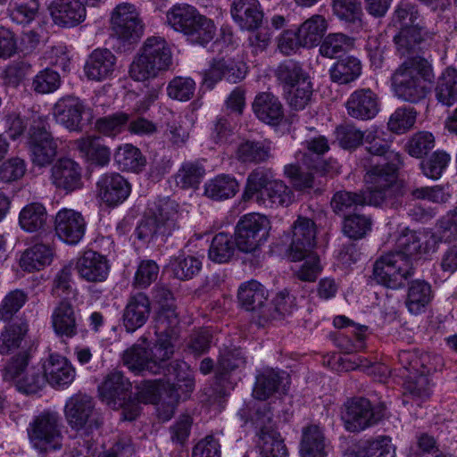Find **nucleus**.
<instances>
[{"label":"nucleus","mask_w":457,"mask_h":457,"mask_svg":"<svg viewBox=\"0 0 457 457\" xmlns=\"http://www.w3.org/2000/svg\"><path fill=\"white\" fill-rule=\"evenodd\" d=\"M76 270L80 278L88 282H103L108 277L110 265L105 256L88 250L78 258Z\"/></svg>","instance_id":"4be33fe9"},{"label":"nucleus","mask_w":457,"mask_h":457,"mask_svg":"<svg viewBox=\"0 0 457 457\" xmlns=\"http://www.w3.org/2000/svg\"><path fill=\"white\" fill-rule=\"evenodd\" d=\"M431 299V286L427 281L416 279L411 282L406 299V306L410 312L419 314L424 312Z\"/></svg>","instance_id":"4c0bfd02"},{"label":"nucleus","mask_w":457,"mask_h":457,"mask_svg":"<svg viewBox=\"0 0 457 457\" xmlns=\"http://www.w3.org/2000/svg\"><path fill=\"white\" fill-rule=\"evenodd\" d=\"M64 413L69 426L77 431L90 435L98 430L103 423L102 416L95 410L93 398L85 394H76L69 398Z\"/></svg>","instance_id":"6e6552de"},{"label":"nucleus","mask_w":457,"mask_h":457,"mask_svg":"<svg viewBox=\"0 0 457 457\" xmlns=\"http://www.w3.org/2000/svg\"><path fill=\"white\" fill-rule=\"evenodd\" d=\"M240 305L247 312H257L262 318V311L267 305V292L265 287L256 280L242 284L237 294Z\"/></svg>","instance_id":"c756f323"},{"label":"nucleus","mask_w":457,"mask_h":457,"mask_svg":"<svg viewBox=\"0 0 457 457\" xmlns=\"http://www.w3.org/2000/svg\"><path fill=\"white\" fill-rule=\"evenodd\" d=\"M435 74L431 63L421 56L406 59L392 74V87L395 96L411 104L425 99Z\"/></svg>","instance_id":"f03ea898"},{"label":"nucleus","mask_w":457,"mask_h":457,"mask_svg":"<svg viewBox=\"0 0 457 457\" xmlns=\"http://www.w3.org/2000/svg\"><path fill=\"white\" fill-rule=\"evenodd\" d=\"M271 170L256 169L247 177L246 185L243 193L244 201H250L255 195L262 196V192L270 186V174Z\"/></svg>","instance_id":"e2e57ef3"},{"label":"nucleus","mask_w":457,"mask_h":457,"mask_svg":"<svg viewBox=\"0 0 457 457\" xmlns=\"http://www.w3.org/2000/svg\"><path fill=\"white\" fill-rule=\"evenodd\" d=\"M51 181L56 189L71 193L82 183L81 167L70 158L59 159L51 168Z\"/></svg>","instance_id":"f3484780"},{"label":"nucleus","mask_w":457,"mask_h":457,"mask_svg":"<svg viewBox=\"0 0 457 457\" xmlns=\"http://www.w3.org/2000/svg\"><path fill=\"white\" fill-rule=\"evenodd\" d=\"M236 238L232 236L220 232L215 235L209 248V258L217 263L228 262L234 255L236 249Z\"/></svg>","instance_id":"8fccbe9b"},{"label":"nucleus","mask_w":457,"mask_h":457,"mask_svg":"<svg viewBox=\"0 0 457 457\" xmlns=\"http://www.w3.org/2000/svg\"><path fill=\"white\" fill-rule=\"evenodd\" d=\"M29 331L27 321L13 322L4 328L0 335V353L8 354L21 347Z\"/></svg>","instance_id":"49530a36"},{"label":"nucleus","mask_w":457,"mask_h":457,"mask_svg":"<svg viewBox=\"0 0 457 457\" xmlns=\"http://www.w3.org/2000/svg\"><path fill=\"white\" fill-rule=\"evenodd\" d=\"M47 220L45 206L39 203H31L24 206L19 214V223L22 229L28 232H37L42 229Z\"/></svg>","instance_id":"a18cd8bd"},{"label":"nucleus","mask_w":457,"mask_h":457,"mask_svg":"<svg viewBox=\"0 0 457 457\" xmlns=\"http://www.w3.org/2000/svg\"><path fill=\"white\" fill-rule=\"evenodd\" d=\"M261 199L270 207L288 206L294 201V193L282 180H273L262 192Z\"/></svg>","instance_id":"864d4df0"},{"label":"nucleus","mask_w":457,"mask_h":457,"mask_svg":"<svg viewBox=\"0 0 457 457\" xmlns=\"http://www.w3.org/2000/svg\"><path fill=\"white\" fill-rule=\"evenodd\" d=\"M54 332L61 337L71 338L77 335L78 324L72 304L66 300L61 301L52 314Z\"/></svg>","instance_id":"7c9ffc66"},{"label":"nucleus","mask_w":457,"mask_h":457,"mask_svg":"<svg viewBox=\"0 0 457 457\" xmlns=\"http://www.w3.org/2000/svg\"><path fill=\"white\" fill-rule=\"evenodd\" d=\"M53 114L57 123L62 124L71 131L82 129L83 116L90 121L93 118L92 110L77 97L66 96L61 98L53 108Z\"/></svg>","instance_id":"ddd939ff"},{"label":"nucleus","mask_w":457,"mask_h":457,"mask_svg":"<svg viewBox=\"0 0 457 457\" xmlns=\"http://www.w3.org/2000/svg\"><path fill=\"white\" fill-rule=\"evenodd\" d=\"M294 308V298L287 292H280L270 304L262 311V319H278L289 314Z\"/></svg>","instance_id":"69168bd1"},{"label":"nucleus","mask_w":457,"mask_h":457,"mask_svg":"<svg viewBox=\"0 0 457 457\" xmlns=\"http://www.w3.org/2000/svg\"><path fill=\"white\" fill-rule=\"evenodd\" d=\"M132 384L119 370L111 371L99 387L104 401L112 409H122L124 420H134L140 413V407L131 397Z\"/></svg>","instance_id":"39448f33"},{"label":"nucleus","mask_w":457,"mask_h":457,"mask_svg":"<svg viewBox=\"0 0 457 457\" xmlns=\"http://www.w3.org/2000/svg\"><path fill=\"white\" fill-rule=\"evenodd\" d=\"M47 382L52 386L70 385L75 378V370L68 360L60 354L51 353L44 363Z\"/></svg>","instance_id":"cd10ccee"},{"label":"nucleus","mask_w":457,"mask_h":457,"mask_svg":"<svg viewBox=\"0 0 457 457\" xmlns=\"http://www.w3.org/2000/svg\"><path fill=\"white\" fill-rule=\"evenodd\" d=\"M54 257V250L46 244H36L28 248L21 258V267L29 272L40 270L49 265Z\"/></svg>","instance_id":"f704fd0d"},{"label":"nucleus","mask_w":457,"mask_h":457,"mask_svg":"<svg viewBox=\"0 0 457 457\" xmlns=\"http://www.w3.org/2000/svg\"><path fill=\"white\" fill-rule=\"evenodd\" d=\"M230 12L241 29L254 30L262 26L263 12L258 0H234Z\"/></svg>","instance_id":"393cba45"},{"label":"nucleus","mask_w":457,"mask_h":457,"mask_svg":"<svg viewBox=\"0 0 457 457\" xmlns=\"http://www.w3.org/2000/svg\"><path fill=\"white\" fill-rule=\"evenodd\" d=\"M246 74L245 64L236 62L232 58L218 57L212 60L210 68L204 74V82L212 87L219 80L225 79L231 83L241 81Z\"/></svg>","instance_id":"6ab92c4d"},{"label":"nucleus","mask_w":457,"mask_h":457,"mask_svg":"<svg viewBox=\"0 0 457 457\" xmlns=\"http://www.w3.org/2000/svg\"><path fill=\"white\" fill-rule=\"evenodd\" d=\"M436 240L432 234L409 231L403 234L397 240L398 252L395 254H403V259L409 262L411 256L423 254L433 250Z\"/></svg>","instance_id":"a878e982"},{"label":"nucleus","mask_w":457,"mask_h":457,"mask_svg":"<svg viewBox=\"0 0 457 457\" xmlns=\"http://www.w3.org/2000/svg\"><path fill=\"white\" fill-rule=\"evenodd\" d=\"M351 46V38L342 33L328 35L320 46V53L328 58H338Z\"/></svg>","instance_id":"13d9d810"},{"label":"nucleus","mask_w":457,"mask_h":457,"mask_svg":"<svg viewBox=\"0 0 457 457\" xmlns=\"http://www.w3.org/2000/svg\"><path fill=\"white\" fill-rule=\"evenodd\" d=\"M215 33L216 28L213 21L198 12L185 36L191 43L204 46L212 40Z\"/></svg>","instance_id":"603ef678"},{"label":"nucleus","mask_w":457,"mask_h":457,"mask_svg":"<svg viewBox=\"0 0 457 457\" xmlns=\"http://www.w3.org/2000/svg\"><path fill=\"white\" fill-rule=\"evenodd\" d=\"M123 363L133 371H148L156 374V366L151 362L146 339H143V345H134L123 353Z\"/></svg>","instance_id":"72a5a7b5"},{"label":"nucleus","mask_w":457,"mask_h":457,"mask_svg":"<svg viewBox=\"0 0 457 457\" xmlns=\"http://www.w3.org/2000/svg\"><path fill=\"white\" fill-rule=\"evenodd\" d=\"M162 373L167 377V382L171 383L170 392H178L179 389L183 387L186 391L193 390L195 386L193 373L185 361H172Z\"/></svg>","instance_id":"473e14b6"},{"label":"nucleus","mask_w":457,"mask_h":457,"mask_svg":"<svg viewBox=\"0 0 457 457\" xmlns=\"http://www.w3.org/2000/svg\"><path fill=\"white\" fill-rule=\"evenodd\" d=\"M345 106L349 116L361 120L374 118L379 110L378 98L370 88H361L353 92Z\"/></svg>","instance_id":"412c9836"},{"label":"nucleus","mask_w":457,"mask_h":457,"mask_svg":"<svg viewBox=\"0 0 457 457\" xmlns=\"http://www.w3.org/2000/svg\"><path fill=\"white\" fill-rule=\"evenodd\" d=\"M333 13L350 23L361 22L362 8L361 0H332Z\"/></svg>","instance_id":"052dcab7"},{"label":"nucleus","mask_w":457,"mask_h":457,"mask_svg":"<svg viewBox=\"0 0 457 457\" xmlns=\"http://www.w3.org/2000/svg\"><path fill=\"white\" fill-rule=\"evenodd\" d=\"M30 361L29 351H21L12 356L2 370L3 378L6 381H17L28 370Z\"/></svg>","instance_id":"0e129e2a"},{"label":"nucleus","mask_w":457,"mask_h":457,"mask_svg":"<svg viewBox=\"0 0 457 457\" xmlns=\"http://www.w3.org/2000/svg\"><path fill=\"white\" fill-rule=\"evenodd\" d=\"M394 41L396 45L397 53L406 59L419 56L418 51L423 41L421 28H401V30L395 36Z\"/></svg>","instance_id":"79ce46f5"},{"label":"nucleus","mask_w":457,"mask_h":457,"mask_svg":"<svg viewBox=\"0 0 457 457\" xmlns=\"http://www.w3.org/2000/svg\"><path fill=\"white\" fill-rule=\"evenodd\" d=\"M332 81L348 84L355 80L361 73V62L353 56L339 59L329 70Z\"/></svg>","instance_id":"de8ad7c7"},{"label":"nucleus","mask_w":457,"mask_h":457,"mask_svg":"<svg viewBox=\"0 0 457 457\" xmlns=\"http://www.w3.org/2000/svg\"><path fill=\"white\" fill-rule=\"evenodd\" d=\"M54 229L61 240L70 245H76L85 234L86 221L80 212L71 209H62L55 216Z\"/></svg>","instance_id":"a211bd4d"},{"label":"nucleus","mask_w":457,"mask_h":457,"mask_svg":"<svg viewBox=\"0 0 457 457\" xmlns=\"http://www.w3.org/2000/svg\"><path fill=\"white\" fill-rule=\"evenodd\" d=\"M28 294L21 289L9 292L0 303V320H10L25 304Z\"/></svg>","instance_id":"338daca9"},{"label":"nucleus","mask_w":457,"mask_h":457,"mask_svg":"<svg viewBox=\"0 0 457 457\" xmlns=\"http://www.w3.org/2000/svg\"><path fill=\"white\" fill-rule=\"evenodd\" d=\"M435 96L438 102L446 106L457 102V70L448 67L438 77Z\"/></svg>","instance_id":"ea45409f"},{"label":"nucleus","mask_w":457,"mask_h":457,"mask_svg":"<svg viewBox=\"0 0 457 457\" xmlns=\"http://www.w3.org/2000/svg\"><path fill=\"white\" fill-rule=\"evenodd\" d=\"M114 161L121 170L134 172L141 171L146 164L141 151L131 144L120 145L114 153Z\"/></svg>","instance_id":"c03bdc74"},{"label":"nucleus","mask_w":457,"mask_h":457,"mask_svg":"<svg viewBox=\"0 0 457 457\" xmlns=\"http://www.w3.org/2000/svg\"><path fill=\"white\" fill-rule=\"evenodd\" d=\"M115 55L106 48L94 50L88 56L84 66L88 79L101 81L109 78L114 71Z\"/></svg>","instance_id":"b1692460"},{"label":"nucleus","mask_w":457,"mask_h":457,"mask_svg":"<svg viewBox=\"0 0 457 457\" xmlns=\"http://www.w3.org/2000/svg\"><path fill=\"white\" fill-rule=\"evenodd\" d=\"M270 222L262 214L252 212L242 216L237 223V247L244 253H254L269 237Z\"/></svg>","instance_id":"0eeeda50"},{"label":"nucleus","mask_w":457,"mask_h":457,"mask_svg":"<svg viewBox=\"0 0 457 457\" xmlns=\"http://www.w3.org/2000/svg\"><path fill=\"white\" fill-rule=\"evenodd\" d=\"M325 436L318 426L311 425L303 428L300 444L302 457H325Z\"/></svg>","instance_id":"e433bc0d"},{"label":"nucleus","mask_w":457,"mask_h":457,"mask_svg":"<svg viewBox=\"0 0 457 457\" xmlns=\"http://www.w3.org/2000/svg\"><path fill=\"white\" fill-rule=\"evenodd\" d=\"M288 374L283 370L274 369H265L259 372L255 378L253 395L254 398L265 401L278 392L281 385H285V381L288 383Z\"/></svg>","instance_id":"c85d7f7f"},{"label":"nucleus","mask_w":457,"mask_h":457,"mask_svg":"<svg viewBox=\"0 0 457 457\" xmlns=\"http://www.w3.org/2000/svg\"><path fill=\"white\" fill-rule=\"evenodd\" d=\"M385 407H373L364 397H353L343 405L341 419L345 428L350 432H360L374 426L383 419Z\"/></svg>","instance_id":"1a4fd4ad"},{"label":"nucleus","mask_w":457,"mask_h":457,"mask_svg":"<svg viewBox=\"0 0 457 457\" xmlns=\"http://www.w3.org/2000/svg\"><path fill=\"white\" fill-rule=\"evenodd\" d=\"M198 12L188 4H178L167 12V23L176 31L187 34Z\"/></svg>","instance_id":"3c124183"},{"label":"nucleus","mask_w":457,"mask_h":457,"mask_svg":"<svg viewBox=\"0 0 457 457\" xmlns=\"http://www.w3.org/2000/svg\"><path fill=\"white\" fill-rule=\"evenodd\" d=\"M77 148L92 162L105 166L111 159L110 149L103 145L100 137H87L76 141Z\"/></svg>","instance_id":"09e8293b"},{"label":"nucleus","mask_w":457,"mask_h":457,"mask_svg":"<svg viewBox=\"0 0 457 457\" xmlns=\"http://www.w3.org/2000/svg\"><path fill=\"white\" fill-rule=\"evenodd\" d=\"M246 364V358L239 348H226L219 357L215 368V378L218 381L223 382L228 379L230 372L244 368Z\"/></svg>","instance_id":"a19ab883"},{"label":"nucleus","mask_w":457,"mask_h":457,"mask_svg":"<svg viewBox=\"0 0 457 457\" xmlns=\"http://www.w3.org/2000/svg\"><path fill=\"white\" fill-rule=\"evenodd\" d=\"M97 187L101 199L108 205L122 203L130 194L129 183L116 172L104 174L97 181Z\"/></svg>","instance_id":"5701e85b"},{"label":"nucleus","mask_w":457,"mask_h":457,"mask_svg":"<svg viewBox=\"0 0 457 457\" xmlns=\"http://www.w3.org/2000/svg\"><path fill=\"white\" fill-rule=\"evenodd\" d=\"M103 0H54L49 11L54 22L65 28L75 27L86 18L85 4L96 6Z\"/></svg>","instance_id":"2eb2a0df"},{"label":"nucleus","mask_w":457,"mask_h":457,"mask_svg":"<svg viewBox=\"0 0 457 457\" xmlns=\"http://www.w3.org/2000/svg\"><path fill=\"white\" fill-rule=\"evenodd\" d=\"M237 158L245 163H263L273 158L272 143L269 140L245 141L237 150Z\"/></svg>","instance_id":"2f4dec72"},{"label":"nucleus","mask_w":457,"mask_h":457,"mask_svg":"<svg viewBox=\"0 0 457 457\" xmlns=\"http://www.w3.org/2000/svg\"><path fill=\"white\" fill-rule=\"evenodd\" d=\"M177 204L169 199L154 202L136 228L138 239L149 242L154 238H164L179 229Z\"/></svg>","instance_id":"20e7f679"},{"label":"nucleus","mask_w":457,"mask_h":457,"mask_svg":"<svg viewBox=\"0 0 457 457\" xmlns=\"http://www.w3.org/2000/svg\"><path fill=\"white\" fill-rule=\"evenodd\" d=\"M239 190L237 179L229 175H219L204 186V194L212 200H225L233 197Z\"/></svg>","instance_id":"37998d69"},{"label":"nucleus","mask_w":457,"mask_h":457,"mask_svg":"<svg viewBox=\"0 0 457 457\" xmlns=\"http://www.w3.org/2000/svg\"><path fill=\"white\" fill-rule=\"evenodd\" d=\"M254 423L259 429L257 436L262 457H287V448L275 429L270 410L266 406L262 411L257 410Z\"/></svg>","instance_id":"f8f14e48"},{"label":"nucleus","mask_w":457,"mask_h":457,"mask_svg":"<svg viewBox=\"0 0 457 457\" xmlns=\"http://www.w3.org/2000/svg\"><path fill=\"white\" fill-rule=\"evenodd\" d=\"M174 346L170 338L167 336H161L152 347H148V353L151 362L156 366V374L166 370V361L172 356Z\"/></svg>","instance_id":"6e6d98bb"},{"label":"nucleus","mask_w":457,"mask_h":457,"mask_svg":"<svg viewBox=\"0 0 457 457\" xmlns=\"http://www.w3.org/2000/svg\"><path fill=\"white\" fill-rule=\"evenodd\" d=\"M172 64V54L166 40L150 37L143 44L129 67V75L136 81L156 78Z\"/></svg>","instance_id":"7ed1b4c3"},{"label":"nucleus","mask_w":457,"mask_h":457,"mask_svg":"<svg viewBox=\"0 0 457 457\" xmlns=\"http://www.w3.org/2000/svg\"><path fill=\"white\" fill-rule=\"evenodd\" d=\"M412 274L409 262L403 254L388 253L376 261L373 268L374 279L388 288L397 289Z\"/></svg>","instance_id":"9b49d317"},{"label":"nucleus","mask_w":457,"mask_h":457,"mask_svg":"<svg viewBox=\"0 0 457 457\" xmlns=\"http://www.w3.org/2000/svg\"><path fill=\"white\" fill-rule=\"evenodd\" d=\"M38 7L37 0H12L8 12L14 22L27 24L35 19Z\"/></svg>","instance_id":"4d7b16f0"},{"label":"nucleus","mask_w":457,"mask_h":457,"mask_svg":"<svg viewBox=\"0 0 457 457\" xmlns=\"http://www.w3.org/2000/svg\"><path fill=\"white\" fill-rule=\"evenodd\" d=\"M327 21L322 15L315 14L303 21L297 29L302 47L312 48L317 46L327 30Z\"/></svg>","instance_id":"c9c22d12"},{"label":"nucleus","mask_w":457,"mask_h":457,"mask_svg":"<svg viewBox=\"0 0 457 457\" xmlns=\"http://www.w3.org/2000/svg\"><path fill=\"white\" fill-rule=\"evenodd\" d=\"M312 93L311 79L285 89L287 102L295 111L303 110L311 103Z\"/></svg>","instance_id":"5fc2aeb1"},{"label":"nucleus","mask_w":457,"mask_h":457,"mask_svg":"<svg viewBox=\"0 0 457 457\" xmlns=\"http://www.w3.org/2000/svg\"><path fill=\"white\" fill-rule=\"evenodd\" d=\"M316 225L309 218L299 216L292 226V239L287 256L292 262L305 259L315 245Z\"/></svg>","instance_id":"4468645a"},{"label":"nucleus","mask_w":457,"mask_h":457,"mask_svg":"<svg viewBox=\"0 0 457 457\" xmlns=\"http://www.w3.org/2000/svg\"><path fill=\"white\" fill-rule=\"evenodd\" d=\"M151 312V303L145 293L130 295L123 310L122 321L128 332L143 327Z\"/></svg>","instance_id":"aec40b11"},{"label":"nucleus","mask_w":457,"mask_h":457,"mask_svg":"<svg viewBox=\"0 0 457 457\" xmlns=\"http://www.w3.org/2000/svg\"><path fill=\"white\" fill-rule=\"evenodd\" d=\"M49 129L46 118L42 116L35 119L29 129L28 145L31 161L38 167L50 165L57 155V142Z\"/></svg>","instance_id":"9d476101"},{"label":"nucleus","mask_w":457,"mask_h":457,"mask_svg":"<svg viewBox=\"0 0 457 457\" xmlns=\"http://www.w3.org/2000/svg\"><path fill=\"white\" fill-rule=\"evenodd\" d=\"M368 204V196L364 193L357 194L347 191H340L334 195L331 206L336 213H345L357 206Z\"/></svg>","instance_id":"bf43d9fd"},{"label":"nucleus","mask_w":457,"mask_h":457,"mask_svg":"<svg viewBox=\"0 0 457 457\" xmlns=\"http://www.w3.org/2000/svg\"><path fill=\"white\" fill-rule=\"evenodd\" d=\"M27 431L30 443L40 452L54 451L62 446L60 416L56 411L41 412L29 423Z\"/></svg>","instance_id":"423d86ee"},{"label":"nucleus","mask_w":457,"mask_h":457,"mask_svg":"<svg viewBox=\"0 0 457 457\" xmlns=\"http://www.w3.org/2000/svg\"><path fill=\"white\" fill-rule=\"evenodd\" d=\"M361 165L366 170L365 182L367 184L368 204L394 205L401 189L396 184L397 171L403 166L402 156L399 153H389L387 162H376L372 159L363 158Z\"/></svg>","instance_id":"f257e3e1"},{"label":"nucleus","mask_w":457,"mask_h":457,"mask_svg":"<svg viewBox=\"0 0 457 457\" xmlns=\"http://www.w3.org/2000/svg\"><path fill=\"white\" fill-rule=\"evenodd\" d=\"M113 32L125 40H137L143 34V25L134 5L123 3L116 6L112 18Z\"/></svg>","instance_id":"dca6fc26"},{"label":"nucleus","mask_w":457,"mask_h":457,"mask_svg":"<svg viewBox=\"0 0 457 457\" xmlns=\"http://www.w3.org/2000/svg\"><path fill=\"white\" fill-rule=\"evenodd\" d=\"M253 111L260 120L270 125H278L284 117L281 102L270 92H262L255 96Z\"/></svg>","instance_id":"bb28decb"},{"label":"nucleus","mask_w":457,"mask_h":457,"mask_svg":"<svg viewBox=\"0 0 457 457\" xmlns=\"http://www.w3.org/2000/svg\"><path fill=\"white\" fill-rule=\"evenodd\" d=\"M275 76L284 90L311 79L303 64L292 59L279 63L275 70Z\"/></svg>","instance_id":"58836bf2"},{"label":"nucleus","mask_w":457,"mask_h":457,"mask_svg":"<svg viewBox=\"0 0 457 457\" xmlns=\"http://www.w3.org/2000/svg\"><path fill=\"white\" fill-rule=\"evenodd\" d=\"M61 78L57 71L46 68L40 71L33 79L31 89L37 94H49L59 88Z\"/></svg>","instance_id":"774afa93"},{"label":"nucleus","mask_w":457,"mask_h":457,"mask_svg":"<svg viewBox=\"0 0 457 457\" xmlns=\"http://www.w3.org/2000/svg\"><path fill=\"white\" fill-rule=\"evenodd\" d=\"M204 175V169L202 166L185 162L175 176L176 184L183 189L197 188Z\"/></svg>","instance_id":"680f3d73"}]
</instances>
